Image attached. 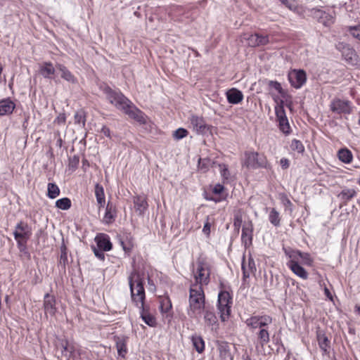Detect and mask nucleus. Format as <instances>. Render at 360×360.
I'll return each mask as SVG.
<instances>
[{"label":"nucleus","instance_id":"f257e3e1","mask_svg":"<svg viewBox=\"0 0 360 360\" xmlns=\"http://www.w3.org/2000/svg\"><path fill=\"white\" fill-rule=\"evenodd\" d=\"M131 301L136 307L146 304V292L144 278L136 269H133L128 276Z\"/></svg>","mask_w":360,"mask_h":360},{"label":"nucleus","instance_id":"f03ea898","mask_svg":"<svg viewBox=\"0 0 360 360\" xmlns=\"http://www.w3.org/2000/svg\"><path fill=\"white\" fill-rule=\"evenodd\" d=\"M241 165L248 169H271V165L266 155L263 153H258L253 149L244 152L241 160Z\"/></svg>","mask_w":360,"mask_h":360},{"label":"nucleus","instance_id":"7ed1b4c3","mask_svg":"<svg viewBox=\"0 0 360 360\" xmlns=\"http://www.w3.org/2000/svg\"><path fill=\"white\" fill-rule=\"evenodd\" d=\"M205 295L201 285L192 284L189 290V311L188 314L195 318L205 309Z\"/></svg>","mask_w":360,"mask_h":360},{"label":"nucleus","instance_id":"20e7f679","mask_svg":"<svg viewBox=\"0 0 360 360\" xmlns=\"http://www.w3.org/2000/svg\"><path fill=\"white\" fill-rule=\"evenodd\" d=\"M195 283L199 285H207L210 281L211 266L207 258L200 256L197 259V269L193 272Z\"/></svg>","mask_w":360,"mask_h":360},{"label":"nucleus","instance_id":"39448f33","mask_svg":"<svg viewBox=\"0 0 360 360\" xmlns=\"http://www.w3.org/2000/svg\"><path fill=\"white\" fill-rule=\"evenodd\" d=\"M233 304V298L231 294L221 290L218 295L217 309L219 311L221 321H227L231 314V307Z\"/></svg>","mask_w":360,"mask_h":360},{"label":"nucleus","instance_id":"423d86ee","mask_svg":"<svg viewBox=\"0 0 360 360\" xmlns=\"http://www.w3.org/2000/svg\"><path fill=\"white\" fill-rule=\"evenodd\" d=\"M32 234V229L27 222L20 221L17 224L13 236L16 240L17 246L20 251L26 249L27 241L30 240Z\"/></svg>","mask_w":360,"mask_h":360},{"label":"nucleus","instance_id":"0eeeda50","mask_svg":"<svg viewBox=\"0 0 360 360\" xmlns=\"http://www.w3.org/2000/svg\"><path fill=\"white\" fill-rule=\"evenodd\" d=\"M273 322V318L268 314L254 315L247 319L246 326L251 330H262L269 328Z\"/></svg>","mask_w":360,"mask_h":360},{"label":"nucleus","instance_id":"6e6552de","mask_svg":"<svg viewBox=\"0 0 360 360\" xmlns=\"http://www.w3.org/2000/svg\"><path fill=\"white\" fill-rule=\"evenodd\" d=\"M330 111L338 115H350L353 111L352 103L349 100L334 98L329 105Z\"/></svg>","mask_w":360,"mask_h":360},{"label":"nucleus","instance_id":"1a4fd4ad","mask_svg":"<svg viewBox=\"0 0 360 360\" xmlns=\"http://www.w3.org/2000/svg\"><path fill=\"white\" fill-rule=\"evenodd\" d=\"M336 49L341 52L343 59L351 65H357L359 62V56L356 51L348 44L338 42L335 45Z\"/></svg>","mask_w":360,"mask_h":360},{"label":"nucleus","instance_id":"9d476101","mask_svg":"<svg viewBox=\"0 0 360 360\" xmlns=\"http://www.w3.org/2000/svg\"><path fill=\"white\" fill-rule=\"evenodd\" d=\"M105 93L109 102L119 110H123L124 108L127 107V104L130 103V100L123 94L120 91H114L110 87L105 89Z\"/></svg>","mask_w":360,"mask_h":360},{"label":"nucleus","instance_id":"9b49d317","mask_svg":"<svg viewBox=\"0 0 360 360\" xmlns=\"http://www.w3.org/2000/svg\"><path fill=\"white\" fill-rule=\"evenodd\" d=\"M122 111L131 119L134 120L139 124H143L146 123V116L145 113L136 108L131 101L130 103L127 104V107L124 108Z\"/></svg>","mask_w":360,"mask_h":360},{"label":"nucleus","instance_id":"f8f14e48","mask_svg":"<svg viewBox=\"0 0 360 360\" xmlns=\"http://www.w3.org/2000/svg\"><path fill=\"white\" fill-rule=\"evenodd\" d=\"M288 77L291 86L295 89L301 88L307 81L306 72L302 70H292Z\"/></svg>","mask_w":360,"mask_h":360},{"label":"nucleus","instance_id":"ddd939ff","mask_svg":"<svg viewBox=\"0 0 360 360\" xmlns=\"http://www.w3.org/2000/svg\"><path fill=\"white\" fill-rule=\"evenodd\" d=\"M160 311L164 319L169 321L173 317L172 304L167 295L159 296Z\"/></svg>","mask_w":360,"mask_h":360},{"label":"nucleus","instance_id":"4468645a","mask_svg":"<svg viewBox=\"0 0 360 360\" xmlns=\"http://www.w3.org/2000/svg\"><path fill=\"white\" fill-rule=\"evenodd\" d=\"M253 231V224L251 221L245 223L242 228L241 242L246 249L252 245Z\"/></svg>","mask_w":360,"mask_h":360},{"label":"nucleus","instance_id":"2eb2a0df","mask_svg":"<svg viewBox=\"0 0 360 360\" xmlns=\"http://www.w3.org/2000/svg\"><path fill=\"white\" fill-rule=\"evenodd\" d=\"M203 319L205 326L210 329L212 331H217L219 328L218 319L215 313L208 308H205L203 310Z\"/></svg>","mask_w":360,"mask_h":360},{"label":"nucleus","instance_id":"dca6fc26","mask_svg":"<svg viewBox=\"0 0 360 360\" xmlns=\"http://www.w3.org/2000/svg\"><path fill=\"white\" fill-rule=\"evenodd\" d=\"M139 314L143 322L150 327L155 328L158 325L156 317L150 312L149 305L144 304L138 307Z\"/></svg>","mask_w":360,"mask_h":360},{"label":"nucleus","instance_id":"f3484780","mask_svg":"<svg viewBox=\"0 0 360 360\" xmlns=\"http://www.w3.org/2000/svg\"><path fill=\"white\" fill-rule=\"evenodd\" d=\"M43 307L45 315L55 316L57 312L56 297L50 293H46L44 296Z\"/></svg>","mask_w":360,"mask_h":360},{"label":"nucleus","instance_id":"a211bd4d","mask_svg":"<svg viewBox=\"0 0 360 360\" xmlns=\"http://www.w3.org/2000/svg\"><path fill=\"white\" fill-rule=\"evenodd\" d=\"M307 15L311 16L313 20H317L319 22H328L333 18L330 13L322 8H317L309 10Z\"/></svg>","mask_w":360,"mask_h":360},{"label":"nucleus","instance_id":"6ab92c4d","mask_svg":"<svg viewBox=\"0 0 360 360\" xmlns=\"http://www.w3.org/2000/svg\"><path fill=\"white\" fill-rule=\"evenodd\" d=\"M134 208L140 216L144 214L148 208L147 197L144 195H136L133 197Z\"/></svg>","mask_w":360,"mask_h":360},{"label":"nucleus","instance_id":"aec40b11","mask_svg":"<svg viewBox=\"0 0 360 360\" xmlns=\"http://www.w3.org/2000/svg\"><path fill=\"white\" fill-rule=\"evenodd\" d=\"M212 193L216 196L207 197L206 199L216 203L226 200L228 196L225 187L221 184H215L212 190Z\"/></svg>","mask_w":360,"mask_h":360},{"label":"nucleus","instance_id":"412c9836","mask_svg":"<svg viewBox=\"0 0 360 360\" xmlns=\"http://www.w3.org/2000/svg\"><path fill=\"white\" fill-rule=\"evenodd\" d=\"M247 40L248 45L252 47L264 46L270 41L269 36L268 34H262L259 33H255L250 35Z\"/></svg>","mask_w":360,"mask_h":360},{"label":"nucleus","instance_id":"4be33fe9","mask_svg":"<svg viewBox=\"0 0 360 360\" xmlns=\"http://www.w3.org/2000/svg\"><path fill=\"white\" fill-rule=\"evenodd\" d=\"M257 342L255 347L257 350L264 349V346L270 341L269 328L258 330L256 333Z\"/></svg>","mask_w":360,"mask_h":360},{"label":"nucleus","instance_id":"5701e85b","mask_svg":"<svg viewBox=\"0 0 360 360\" xmlns=\"http://www.w3.org/2000/svg\"><path fill=\"white\" fill-rule=\"evenodd\" d=\"M95 241L98 248L101 250L108 252L112 249V244L110 242V236L106 233H98L95 237Z\"/></svg>","mask_w":360,"mask_h":360},{"label":"nucleus","instance_id":"b1692460","mask_svg":"<svg viewBox=\"0 0 360 360\" xmlns=\"http://www.w3.org/2000/svg\"><path fill=\"white\" fill-rule=\"evenodd\" d=\"M120 240V245L125 254L129 256L135 246L133 236L130 233L124 234L121 237Z\"/></svg>","mask_w":360,"mask_h":360},{"label":"nucleus","instance_id":"393cba45","mask_svg":"<svg viewBox=\"0 0 360 360\" xmlns=\"http://www.w3.org/2000/svg\"><path fill=\"white\" fill-rule=\"evenodd\" d=\"M217 350L219 353L221 360H232L229 344L226 341L217 340L216 342Z\"/></svg>","mask_w":360,"mask_h":360},{"label":"nucleus","instance_id":"a878e982","mask_svg":"<svg viewBox=\"0 0 360 360\" xmlns=\"http://www.w3.org/2000/svg\"><path fill=\"white\" fill-rule=\"evenodd\" d=\"M56 68L60 72V77L63 79L72 84H77L78 82L77 78L64 65L57 64Z\"/></svg>","mask_w":360,"mask_h":360},{"label":"nucleus","instance_id":"bb28decb","mask_svg":"<svg viewBox=\"0 0 360 360\" xmlns=\"http://www.w3.org/2000/svg\"><path fill=\"white\" fill-rule=\"evenodd\" d=\"M15 108V104L10 98L0 101V116L11 115Z\"/></svg>","mask_w":360,"mask_h":360},{"label":"nucleus","instance_id":"cd10ccee","mask_svg":"<svg viewBox=\"0 0 360 360\" xmlns=\"http://www.w3.org/2000/svg\"><path fill=\"white\" fill-rule=\"evenodd\" d=\"M116 217V206L113 205L112 202H108L105 207V212L103 218V222L105 224H110L114 222Z\"/></svg>","mask_w":360,"mask_h":360},{"label":"nucleus","instance_id":"c85d7f7f","mask_svg":"<svg viewBox=\"0 0 360 360\" xmlns=\"http://www.w3.org/2000/svg\"><path fill=\"white\" fill-rule=\"evenodd\" d=\"M288 267L298 277L306 280L308 278L307 271L299 264L298 262L294 261H288L287 263Z\"/></svg>","mask_w":360,"mask_h":360},{"label":"nucleus","instance_id":"c756f323","mask_svg":"<svg viewBox=\"0 0 360 360\" xmlns=\"http://www.w3.org/2000/svg\"><path fill=\"white\" fill-rule=\"evenodd\" d=\"M190 121L193 129L198 133L202 134L206 131L207 125L202 117L192 115Z\"/></svg>","mask_w":360,"mask_h":360},{"label":"nucleus","instance_id":"7c9ffc66","mask_svg":"<svg viewBox=\"0 0 360 360\" xmlns=\"http://www.w3.org/2000/svg\"><path fill=\"white\" fill-rule=\"evenodd\" d=\"M318 344L322 351V355L329 356L330 348V340L325 334L317 335Z\"/></svg>","mask_w":360,"mask_h":360},{"label":"nucleus","instance_id":"2f4dec72","mask_svg":"<svg viewBox=\"0 0 360 360\" xmlns=\"http://www.w3.org/2000/svg\"><path fill=\"white\" fill-rule=\"evenodd\" d=\"M226 94L227 101L231 104H238L243 99V93L235 88L229 90Z\"/></svg>","mask_w":360,"mask_h":360},{"label":"nucleus","instance_id":"473e14b6","mask_svg":"<svg viewBox=\"0 0 360 360\" xmlns=\"http://www.w3.org/2000/svg\"><path fill=\"white\" fill-rule=\"evenodd\" d=\"M357 192L354 188H345L338 194V197L344 202L345 205L356 196Z\"/></svg>","mask_w":360,"mask_h":360},{"label":"nucleus","instance_id":"72a5a7b5","mask_svg":"<svg viewBox=\"0 0 360 360\" xmlns=\"http://www.w3.org/2000/svg\"><path fill=\"white\" fill-rule=\"evenodd\" d=\"M55 68L51 62H45L39 68V73L44 78L51 79L55 75Z\"/></svg>","mask_w":360,"mask_h":360},{"label":"nucleus","instance_id":"f704fd0d","mask_svg":"<svg viewBox=\"0 0 360 360\" xmlns=\"http://www.w3.org/2000/svg\"><path fill=\"white\" fill-rule=\"evenodd\" d=\"M94 194L96 198L98 207L99 209L103 207L105 204V196L104 188L100 184H96L94 187Z\"/></svg>","mask_w":360,"mask_h":360},{"label":"nucleus","instance_id":"c9c22d12","mask_svg":"<svg viewBox=\"0 0 360 360\" xmlns=\"http://www.w3.org/2000/svg\"><path fill=\"white\" fill-rule=\"evenodd\" d=\"M242 271L244 279L249 278L250 274L256 271L255 263L252 257L248 259V265L245 262V259H243L242 263Z\"/></svg>","mask_w":360,"mask_h":360},{"label":"nucleus","instance_id":"e433bc0d","mask_svg":"<svg viewBox=\"0 0 360 360\" xmlns=\"http://www.w3.org/2000/svg\"><path fill=\"white\" fill-rule=\"evenodd\" d=\"M338 159L345 164H350L353 160V154L347 148H341L338 151Z\"/></svg>","mask_w":360,"mask_h":360},{"label":"nucleus","instance_id":"4c0bfd02","mask_svg":"<svg viewBox=\"0 0 360 360\" xmlns=\"http://www.w3.org/2000/svg\"><path fill=\"white\" fill-rule=\"evenodd\" d=\"M244 212L242 209H236L233 211V228L236 232L239 233L243 218Z\"/></svg>","mask_w":360,"mask_h":360},{"label":"nucleus","instance_id":"58836bf2","mask_svg":"<svg viewBox=\"0 0 360 360\" xmlns=\"http://www.w3.org/2000/svg\"><path fill=\"white\" fill-rule=\"evenodd\" d=\"M191 340L193 347L199 354H201L205 351V343L200 335H193L191 336Z\"/></svg>","mask_w":360,"mask_h":360},{"label":"nucleus","instance_id":"ea45409f","mask_svg":"<svg viewBox=\"0 0 360 360\" xmlns=\"http://www.w3.org/2000/svg\"><path fill=\"white\" fill-rule=\"evenodd\" d=\"M116 348L119 356L124 357L127 353V340L124 338H115Z\"/></svg>","mask_w":360,"mask_h":360},{"label":"nucleus","instance_id":"a19ab883","mask_svg":"<svg viewBox=\"0 0 360 360\" xmlns=\"http://www.w3.org/2000/svg\"><path fill=\"white\" fill-rule=\"evenodd\" d=\"M269 220L270 223L276 227L281 226V216L280 213L276 210V208H269Z\"/></svg>","mask_w":360,"mask_h":360},{"label":"nucleus","instance_id":"79ce46f5","mask_svg":"<svg viewBox=\"0 0 360 360\" xmlns=\"http://www.w3.org/2000/svg\"><path fill=\"white\" fill-rule=\"evenodd\" d=\"M60 193V190L55 183H49L47 185L46 195L51 199L56 198Z\"/></svg>","mask_w":360,"mask_h":360},{"label":"nucleus","instance_id":"37998d69","mask_svg":"<svg viewBox=\"0 0 360 360\" xmlns=\"http://www.w3.org/2000/svg\"><path fill=\"white\" fill-rule=\"evenodd\" d=\"M278 123V128L285 135H289L291 131V127L290 126L288 117L277 120Z\"/></svg>","mask_w":360,"mask_h":360},{"label":"nucleus","instance_id":"c03bdc74","mask_svg":"<svg viewBox=\"0 0 360 360\" xmlns=\"http://www.w3.org/2000/svg\"><path fill=\"white\" fill-rule=\"evenodd\" d=\"M72 206V202L69 198H63L56 202V207L62 210H68Z\"/></svg>","mask_w":360,"mask_h":360},{"label":"nucleus","instance_id":"a18cd8bd","mask_svg":"<svg viewBox=\"0 0 360 360\" xmlns=\"http://www.w3.org/2000/svg\"><path fill=\"white\" fill-rule=\"evenodd\" d=\"M283 103V101L281 100L279 103H278L277 105L275 106V114L276 117V120H279L287 117Z\"/></svg>","mask_w":360,"mask_h":360},{"label":"nucleus","instance_id":"49530a36","mask_svg":"<svg viewBox=\"0 0 360 360\" xmlns=\"http://www.w3.org/2000/svg\"><path fill=\"white\" fill-rule=\"evenodd\" d=\"M290 148L292 151L297 152L298 153H303L304 152V146L301 141L294 139L291 141Z\"/></svg>","mask_w":360,"mask_h":360},{"label":"nucleus","instance_id":"de8ad7c7","mask_svg":"<svg viewBox=\"0 0 360 360\" xmlns=\"http://www.w3.org/2000/svg\"><path fill=\"white\" fill-rule=\"evenodd\" d=\"M219 167L220 169V174L222 178V183L226 184L229 181L231 175L228 165L222 163L219 165Z\"/></svg>","mask_w":360,"mask_h":360},{"label":"nucleus","instance_id":"09e8293b","mask_svg":"<svg viewBox=\"0 0 360 360\" xmlns=\"http://www.w3.org/2000/svg\"><path fill=\"white\" fill-rule=\"evenodd\" d=\"M212 161L210 158H199L198 167L202 172H206L211 167Z\"/></svg>","mask_w":360,"mask_h":360},{"label":"nucleus","instance_id":"8fccbe9b","mask_svg":"<svg viewBox=\"0 0 360 360\" xmlns=\"http://www.w3.org/2000/svg\"><path fill=\"white\" fill-rule=\"evenodd\" d=\"M284 252L290 259L289 261H294L298 262L300 258L302 252L299 250H287L284 249Z\"/></svg>","mask_w":360,"mask_h":360},{"label":"nucleus","instance_id":"3c124183","mask_svg":"<svg viewBox=\"0 0 360 360\" xmlns=\"http://www.w3.org/2000/svg\"><path fill=\"white\" fill-rule=\"evenodd\" d=\"M79 158L78 155H75L72 157H70L68 159V169L72 172H75L79 165Z\"/></svg>","mask_w":360,"mask_h":360},{"label":"nucleus","instance_id":"603ef678","mask_svg":"<svg viewBox=\"0 0 360 360\" xmlns=\"http://www.w3.org/2000/svg\"><path fill=\"white\" fill-rule=\"evenodd\" d=\"M270 87L274 89L282 97H285L286 92L282 88L281 84L276 81H270L269 83Z\"/></svg>","mask_w":360,"mask_h":360},{"label":"nucleus","instance_id":"864d4df0","mask_svg":"<svg viewBox=\"0 0 360 360\" xmlns=\"http://www.w3.org/2000/svg\"><path fill=\"white\" fill-rule=\"evenodd\" d=\"M300 259L302 260V263L304 265L312 266L314 264V259L311 257V255L308 252H302Z\"/></svg>","mask_w":360,"mask_h":360},{"label":"nucleus","instance_id":"5fc2aeb1","mask_svg":"<svg viewBox=\"0 0 360 360\" xmlns=\"http://www.w3.org/2000/svg\"><path fill=\"white\" fill-rule=\"evenodd\" d=\"M188 134V131L184 128H179L173 133V137L176 140L181 139L184 137H186Z\"/></svg>","mask_w":360,"mask_h":360},{"label":"nucleus","instance_id":"6e6d98bb","mask_svg":"<svg viewBox=\"0 0 360 360\" xmlns=\"http://www.w3.org/2000/svg\"><path fill=\"white\" fill-rule=\"evenodd\" d=\"M59 262L64 266H65L66 264L68 263V254L66 252V248L65 246L61 248Z\"/></svg>","mask_w":360,"mask_h":360},{"label":"nucleus","instance_id":"4d7b16f0","mask_svg":"<svg viewBox=\"0 0 360 360\" xmlns=\"http://www.w3.org/2000/svg\"><path fill=\"white\" fill-rule=\"evenodd\" d=\"M280 200L282 202V204L287 208V207H291L292 206V203L290 201V200L288 198V197L283 193L280 196Z\"/></svg>","mask_w":360,"mask_h":360},{"label":"nucleus","instance_id":"13d9d810","mask_svg":"<svg viewBox=\"0 0 360 360\" xmlns=\"http://www.w3.org/2000/svg\"><path fill=\"white\" fill-rule=\"evenodd\" d=\"M350 32L354 37L360 40V24L350 27Z\"/></svg>","mask_w":360,"mask_h":360},{"label":"nucleus","instance_id":"bf43d9fd","mask_svg":"<svg viewBox=\"0 0 360 360\" xmlns=\"http://www.w3.org/2000/svg\"><path fill=\"white\" fill-rule=\"evenodd\" d=\"M93 252L95 255V256L100 259L101 261L105 260V254L103 253L104 251L101 250L99 248H96L95 247L92 248Z\"/></svg>","mask_w":360,"mask_h":360},{"label":"nucleus","instance_id":"052dcab7","mask_svg":"<svg viewBox=\"0 0 360 360\" xmlns=\"http://www.w3.org/2000/svg\"><path fill=\"white\" fill-rule=\"evenodd\" d=\"M211 223L210 221V217L207 216L206 221L203 226L202 231L207 236H209L210 234Z\"/></svg>","mask_w":360,"mask_h":360},{"label":"nucleus","instance_id":"680f3d73","mask_svg":"<svg viewBox=\"0 0 360 360\" xmlns=\"http://www.w3.org/2000/svg\"><path fill=\"white\" fill-rule=\"evenodd\" d=\"M60 345L63 348V352H68L71 353L73 352V347L70 346V344H69V342L68 340H62Z\"/></svg>","mask_w":360,"mask_h":360},{"label":"nucleus","instance_id":"e2e57ef3","mask_svg":"<svg viewBox=\"0 0 360 360\" xmlns=\"http://www.w3.org/2000/svg\"><path fill=\"white\" fill-rule=\"evenodd\" d=\"M147 281H148V290L153 292H155L156 285H155L153 280L150 278V276H148Z\"/></svg>","mask_w":360,"mask_h":360},{"label":"nucleus","instance_id":"0e129e2a","mask_svg":"<svg viewBox=\"0 0 360 360\" xmlns=\"http://www.w3.org/2000/svg\"><path fill=\"white\" fill-rule=\"evenodd\" d=\"M65 121H66V117L64 113L59 114V115L55 120V122L57 123L58 124H65Z\"/></svg>","mask_w":360,"mask_h":360},{"label":"nucleus","instance_id":"69168bd1","mask_svg":"<svg viewBox=\"0 0 360 360\" xmlns=\"http://www.w3.org/2000/svg\"><path fill=\"white\" fill-rule=\"evenodd\" d=\"M280 165L283 169H286L290 167V161L285 158H283L280 160Z\"/></svg>","mask_w":360,"mask_h":360},{"label":"nucleus","instance_id":"338daca9","mask_svg":"<svg viewBox=\"0 0 360 360\" xmlns=\"http://www.w3.org/2000/svg\"><path fill=\"white\" fill-rule=\"evenodd\" d=\"M283 5H285L287 8L290 10H293L296 8V6L294 3L289 2L288 0H279Z\"/></svg>","mask_w":360,"mask_h":360},{"label":"nucleus","instance_id":"774afa93","mask_svg":"<svg viewBox=\"0 0 360 360\" xmlns=\"http://www.w3.org/2000/svg\"><path fill=\"white\" fill-rule=\"evenodd\" d=\"M101 133L106 137L111 138L110 129L108 127L103 126L101 129Z\"/></svg>","mask_w":360,"mask_h":360}]
</instances>
